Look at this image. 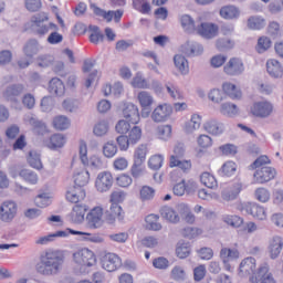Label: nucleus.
Returning a JSON list of instances; mask_svg holds the SVG:
<instances>
[{"mask_svg":"<svg viewBox=\"0 0 283 283\" xmlns=\"http://www.w3.org/2000/svg\"><path fill=\"white\" fill-rule=\"evenodd\" d=\"M65 262V255L59 250H49L41 256L36 271L41 275H56Z\"/></svg>","mask_w":283,"mask_h":283,"instance_id":"1","label":"nucleus"},{"mask_svg":"<svg viewBox=\"0 0 283 283\" xmlns=\"http://www.w3.org/2000/svg\"><path fill=\"white\" fill-rule=\"evenodd\" d=\"M271 164V159L268 156H260L251 165L250 169H256L254 172V182L258 185H264V182H271L275 178V168L264 166Z\"/></svg>","mask_w":283,"mask_h":283,"instance_id":"2","label":"nucleus"},{"mask_svg":"<svg viewBox=\"0 0 283 283\" xmlns=\"http://www.w3.org/2000/svg\"><path fill=\"white\" fill-rule=\"evenodd\" d=\"M50 17L45 12H40L31 17V30L36 36H45L50 30H59V25L53 22H49Z\"/></svg>","mask_w":283,"mask_h":283,"instance_id":"3","label":"nucleus"},{"mask_svg":"<svg viewBox=\"0 0 283 283\" xmlns=\"http://www.w3.org/2000/svg\"><path fill=\"white\" fill-rule=\"evenodd\" d=\"M73 260L78 266H94L96 264V254L87 248H83L73 254Z\"/></svg>","mask_w":283,"mask_h":283,"instance_id":"4","label":"nucleus"},{"mask_svg":"<svg viewBox=\"0 0 283 283\" xmlns=\"http://www.w3.org/2000/svg\"><path fill=\"white\" fill-rule=\"evenodd\" d=\"M239 209L242 213L252 216V218H255L256 220H266V210L258 203L243 202L239 206Z\"/></svg>","mask_w":283,"mask_h":283,"instance_id":"5","label":"nucleus"},{"mask_svg":"<svg viewBox=\"0 0 283 283\" xmlns=\"http://www.w3.org/2000/svg\"><path fill=\"white\" fill-rule=\"evenodd\" d=\"M17 211H19V206L14 201H4L0 206V220L10 224L14 218H17Z\"/></svg>","mask_w":283,"mask_h":283,"instance_id":"6","label":"nucleus"},{"mask_svg":"<svg viewBox=\"0 0 283 283\" xmlns=\"http://www.w3.org/2000/svg\"><path fill=\"white\" fill-rule=\"evenodd\" d=\"M102 269L104 271H107L108 273H114V271H117V269H120L123 266V261L120 260V256L115 253H106L102 258Z\"/></svg>","mask_w":283,"mask_h":283,"instance_id":"7","label":"nucleus"},{"mask_svg":"<svg viewBox=\"0 0 283 283\" xmlns=\"http://www.w3.org/2000/svg\"><path fill=\"white\" fill-rule=\"evenodd\" d=\"M93 12L96 17H102L107 23H112L114 19L115 23H120V19H123V14L125 11L123 9H118L116 11H105V9H101L99 7H94Z\"/></svg>","mask_w":283,"mask_h":283,"instance_id":"8","label":"nucleus"},{"mask_svg":"<svg viewBox=\"0 0 283 283\" xmlns=\"http://www.w3.org/2000/svg\"><path fill=\"white\" fill-rule=\"evenodd\" d=\"M137 101L142 107V117L149 118L151 114V105H154V96L149 92L142 91L137 95Z\"/></svg>","mask_w":283,"mask_h":283,"instance_id":"9","label":"nucleus"},{"mask_svg":"<svg viewBox=\"0 0 283 283\" xmlns=\"http://www.w3.org/2000/svg\"><path fill=\"white\" fill-rule=\"evenodd\" d=\"M273 113V104L269 102H255L251 107V114L256 118H269Z\"/></svg>","mask_w":283,"mask_h":283,"instance_id":"10","label":"nucleus"},{"mask_svg":"<svg viewBox=\"0 0 283 283\" xmlns=\"http://www.w3.org/2000/svg\"><path fill=\"white\" fill-rule=\"evenodd\" d=\"M87 227L90 229H101L103 227V208L95 207L86 216Z\"/></svg>","mask_w":283,"mask_h":283,"instance_id":"11","label":"nucleus"},{"mask_svg":"<svg viewBox=\"0 0 283 283\" xmlns=\"http://www.w3.org/2000/svg\"><path fill=\"white\" fill-rule=\"evenodd\" d=\"M114 185V177H112V172H101L98 174L96 181H95V187L97 191L101 193H105V191H109L112 189V186Z\"/></svg>","mask_w":283,"mask_h":283,"instance_id":"12","label":"nucleus"},{"mask_svg":"<svg viewBox=\"0 0 283 283\" xmlns=\"http://www.w3.org/2000/svg\"><path fill=\"white\" fill-rule=\"evenodd\" d=\"M174 108L169 104L158 105L151 113L154 123H165L171 116Z\"/></svg>","mask_w":283,"mask_h":283,"instance_id":"13","label":"nucleus"},{"mask_svg":"<svg viewBox=\"0 0 283 283\" xmlns=\"http://www.w3.org/2000/svg\"><path fill=\"white\" fill-rule=\"evenodd\" d=\"M123 116L125 120L130 123V125H138V123H140V113L138 112V106L133 103L124 104Z\"/></svg>","mask_w":283,"mask_h":283,"instance_id":"14","label":"nucleus"},{"mask_svg":"<svg viewBox=\"0 0 283 283\" xmlns=\"http://www.w3.org/2000/svg\"><path fill=\"white\" fill-rule=\"evenodd\" d=\"M223 70L229 76H240L244 72V63L238 57H232Z\"/></svg>","mask_w":283,"mask_h":283,"instance_id":"15","label":"nucleus"},{"mask_svg":"<svg viewBox=\"0 0 283 283\" xmlns=\"http://www.w3.org/2000/svg\"><path fill=\"white\" fill-rule=\"evenodd\" d=\"M70 233L76 234L81 232H76V230L66 228L65 230H59L54 233L41 237L35 241V244H41V245L50 244V242H54V238H67Z\"/></svg>","mask_w":283,"mask_h":283,"instance_id":"16","label":"nucleus"},{"mask_svg":"<svg viewBox=\"0 0 283 283\" xmlns=\"http://www.w3.org/2000/svg\"><path fill=\"white\" fill-rule=\"evenodd\" d=\"M197 34L203 39H213L218 34V25L209 22H201L197 25Z\"/></svg>","mask_w":283,"mask_h":283,"instance_id":"17","label":"nucleus"},{"mask_svg":"<svg viewBox=\"0 0 283 283\" xmlns=\"http://www.w3.org/2000/svg\"><path fill=\"white\" fill-rule=\"evenodd\" d=\"M25 86L23 84H11L6 88L3 96L11 103H18L19 96L23 94Z\"/></svg>","mask_w":283,"mask_h":283,"instance_id":"18","label":"nucleus"},{"mask_svg":"<svg viewBox=\"0 0 283 283\" xmlns=\"http://www.w3.org/2000/svg\"><path fill=\"white\" fill-rule=\"evenodd\" d=\"M250 281L252 283H275V279H273V274L269 273V266L262 265L259 268L255 276H251Z\"/></svg>","mask_w":283,"mask_h":283,"instance_id":"19","label":"nucleus"},{"mask_svg":"<svg viewBox=\"0 0 283 283\" xmlns=\"http://www.w3.org/2000/svg\"><path fill=\"white\" fill-rule=\"evenodd\" d=\"M240 275H252L255 277L258 273H255V258L249 256L241 261L239 266Z\"/></svg>","mask_w":283,"mask_h":283,"instance_id":"20","label":"nucleus"},{"mask_svg":"<svg viewBox=\"0 0 283 283\" xmlns=\"http://www.w3.org/2000/svg\"><path fill=\"white\" fill-rule=\"evenodd\" d=\"M118 220H123V208L118 203H111L109 210L105 211V220L108 224H114Z\"/></svg>","mask_w":283,"mask_h":283,"instance_id":"21","label":"nucleus"},{"mask_svg":"<svg viewBox=\"0 0 283 283\" xmlns=\"http://www.w3.org/2000/svg\"><path fill=\"white\" fill-rule=\"evenodd\" d=\"M283 249V239L280 235H275L270 241L269 245V253L271 260H276V258H280V253H282Z\"/></svg>","mask_w":283,"mask_h":283,"instance_id":"22","label":"nucleus"},{"mask_svg":"<svg viewBox=\"0 0 283 283\" xmlns=\"http://www.w3.org/2000/svg\"><path fill=\"white\" fill-rule=\"evenodd\" d=\"M11 176L13 178H17V176H19L20 178H22V180H24V182H28V185H36L39 182V175L30 169H22L18 174L11 170Z\"/></svg>","mask_w":283,"mask_h":283,"instance_id":"23","label":"nucleus"},{"mask_svg":"<svg viewBox=\"0 0 283 283\" xmlns=\"http://www.w3.org/2000/svg\"><path fill=\"white\" fill-rule=\"evenodd\" d=\"M49 94L52 96H63L65 94V84L59 77H53L49 82Z\"/></svg>","mask_w":283,"mask_h":283,"instance_id":"24","label":"nucleus"},{"mask_svg":"<svg viewBox=\"0 0 283 283\" xmlns=\"http://www.w3.org/2000/svg\"><path fill=\"white\" fill-rule=\"evenodd\" d=\"M181 50L186 56H200L205 52L202 44L198 42H187L182 45Z\"/></svg>","mask_w":283,"mask_h":283,"instance_id":"25","label":"nucleus"},{"mask_svg":"<svg viewBox=\"0 0 283 283\" xmlns=\"http://www.w3.org/2000/svg\"><path fill=\"white\" fill-rule=\"evenodd\" d=\"M203 127L212 136H220V134L224 133V124L218 122V119H209L205 123Z\"/></svg>","mask_w":283,"mask_h":283,"instance_id":"26","label":"nucleus"},{"mask_svg":"<svg viewBox=\"0 0 283 283\" xmlns=\"http://www.w3.org/2000/svg\"><path fill=\"white\" fill-rule=\"evenodd\" d=\"M219 14L227 21H233V19H240V9L235 6H224L220 9Z\"/></svg>","mask_w":283,"mask_h":283,"instance_id":"27","label":"nucleus"},{"mask_svg":"<svg viewBox=\"0 0 283 283\" xmlns=\"http://www.w3.org/2000/svg\"><path fill=\"white\" fill-rule=\"evenodd\" d=\"M266 71L272 78H282L283 76V67L277 60H268Z\"/></svg>","mask_w":283,"mask_h":283,"instance_id":"28","label":"nucleus"},{"mask_svg":"<svg viewBox=\"0 0 283 283\" xmlns=\"http://www.w3.org/2000/svg\"><path fill=\"white\" fill-rule=\"evenodd\" d=\"M86 211H87V207H85L83 205H78V203L75 205L70 214L71 222H73V224H81V222H83V220H85Z\"/></svg>","mask_w":283,"mask_h":283,"instance_id":"29","label":"nucleus"},{"mask_svg":"<svg viewBox=\"0 0 283 283\" xmlns=\"http://www.w3.org/2000/svg\"><path fill=\"white\" fill-rule=\"evenodd\" d=\"M180 23L182 30L186 31L187 34H193V32L198 30V22H196L189 14H182L180 17Z\"/></svg>","mask_w":283,"mask_h":283,"instance_id":"30","label":"nucleus"},{"mask_svg":"<svg viewBox=\"0 0 283 283\" xmlns=\"http://www.w3.org/2000/svg\"><path fill=\"white\" fill-rule=\"evenodd\" d=\"M223 94L235 101V98H242V91L235 86V84L223 83L222 85Z\"/></svg>","mask_w":283,"mask_h":283,"instance_id":"31","label":"nucleus"},{"mask_svg":"<svg viewBox=\"0 0 283 283\" xmlns=\"http://www.w3.org/2000/svg\"><path fill=\"white\" fill-rule=\"evenodd\" d=\"M29 124L33 127V132L38 136H45V134H48V126H45V123L42 120H39V118L30 117Z\"/></svg>","mask_w":283,"mask_h":283,"instance_id":"32","label":"nucleus"},{"mask_svg":"<svg viewBox=\"0 0 283 283\" xmlns=\"http://www.w3.org/2000/svg\"><path fill=\"white\" fill-rule=\"evenodd\" d=\"M85 198V190L75 187L73 190H69L66 191V200H69V202H73V203H78L81 202V200H84Z\"/></svg>","mask_w":283,"mask_h":283,"instance_id":"33","label":"nucleus"},{"mask_svg":"<svg viewBox=\"0 0 283 283\" xmlns=\"http://www.w3.org/2000/svg\"><path fill=\"white\" fill-rule=\"evenodd\" d=\"M174 63L177 70L181 72V74L187 75L189 74V61L185 55L177 54L174 56Z\"/></svg>","mask_w":283,"mask_h":283,"instance_id":"34","label":"nucleus"},{"mask_svg":"<svg viewBox=\"0 0 283 283\" xmlns=\"http://www.w3.org/2000/svg\"><path fill=\"white\" fill-rule=\"evenodd\" d=\"M160 213L161 218H165V220H168V222H171L172 224L180 222L178 212H176V210H174L171 207L161 208Z\"/></svg>","mask_w":283,"mask_h":283,"instance_id":"35","label":"nucleus"},{"mask_svg":"<svg viewBox=\"0 0 283 283\" xmlns=\"http://www.w3.org/2000/svg\"><path fill=\"white\" fill-rule=\"evenodd\" d=\"M87 182H90V171L86 169L74 175V184L77 189H83Z\"/></svg>","mask_w":283,"mask_h":283,"instance_id":"36","label":"nucleus"},{"mask_svg":"<svg viewBox=\"0 0 283 283\" xmlns=\"http://www.w3.org/2000/svg\"><path fill=\"white\" fill-rule=\"evenodd\" d=\"M177 258L185 260L191 254V244L189 242L179 241L176 248Z\"/></svg>","mask_w":283,"mask_h":283,"instance_id":"37","label":"nucleus"},{"mask_svg":"<svg viewBox=\"0 0 283 283\" xmlns=\"http://www.w3.org/2000/svg\"><path fill=\"white\" fill-rule=\"evenodd\" d=\"M23 52L29 59H32V56L39 54V41L36 39L29 40L23 48Z\"/></svg>","mask_w":283,"mask_h":283,"instance_id":"38","label":"nucleus"},{"mask_svg":"<svg viewBox=\"0 0 283 283\" xmlns=\"http://www.w3.org/2000/svg\"><path fill=\"white\" fill-rule=\"evenodd\" d=\"M146 229L149 231H160L163 229V224L158 222L160 220V217L158 214H148L146 217Z\"/></svg>","mask_w":283,"mask_h":283,"instance_id":"39","label":"nucleus"},{"mask_svg":"<svg viewBox=\"0 0 283 283\" xmlns=\"http://www.w3.org/2000/svg\"><path fill=\"white\" fill-rule=\"evenodd\" d=\"M133 1V8L137 12H140V14H149L151 12V4L149 3V0H132Z\"/></svg>","mask_w":283,"mask_h":283,"instance_id":"40","label":"nucleus"},{"mask_svg":"<svg viewBox=\"0 0 283 283\" xmlns=\"http://www.w3.org/2000/svg\"><path fill=\"white\" fill-rule=\"evenodd\" d=\"M65 146V136L63 134H54L51 136L50 142L48 144L49 149H61V147Z\"/></svg>","mask_w":283,"mask_h":283,"instance_id":"41","label":"nucleus"},{"mask_svg":"<svg viewBox=\"0 0 283 283\" xmlns=\"http://www.w3.org/2000/svg\"><path fill=\"white\" fill-rule=\"evenodd\" d=\"M240 191H242V184H234L231 190H223L221 196L223 200H227V201L235 200L240 195Z\"/></svg>","mask_w":283,"mask_h":283,"instance_id":"42","label":"nucleus"},{"mask_svg":"<svg viewBox=\"0 0 283 283\" xmlns=\"http://www.w3.org/2000/svg\"><path fill=\"white\" fill-rule=\"evenodd\" d=\"M220 113L223 116L233 118V116H238V105H235L233 103H223V104H221Z\"/></svg>","mask_w":283,"mask_h":283,"instance_id":"43","label":"nucleus"},{"mask_svg":"<svg viewBox=\"0 0 283 283\" xmlns=\"http://www.w3.org/2000/svg\"><path fill=\"white\" fill-rule=\"evenodd\" d=\"M266 27V20L262 17H250L248 19V28L250 30H262Z\"/></svg>","mask_w":283,"mask_h":283,"instance_id":"44","label":"nucleus"},{"mask_svg":"<svg viewBox=\"0 0 283 283\" xmlns=\"http://www.w3.org/2000/svg\"><path fill=\"white\" fill-rule=\"evenodd\" d=\"M201 182L207 187L208 189H217L218 188V180L216 177L209 172H203L200 176Z\"/></svg>","mask_w":283,"mask_h":283,"instance_id":"45","label":"nucleus"},{"mask_svg":"<svg viewBox=\"0 0 283 283\" xmlns=\"http://www.w3.org/2000/svg\"><path fill=\"white\" fill-rule=\"evenodd\" d=\"M166 91L174 98V101H182V93H180V87L175 83L167 82L165 84Z\"/></svg>","mask_w":283,"mask_h":283,"instance_id":"46","label":"nucleus"},{"mask_svg":"<svg viewBox=\"0 0 283 283\" xmlns=\"http://www.w3.org/2000/svg\"><path fill=\"white\" fill-rule=\"evenodd\" d=\"M28 163L33 169H43V164L41 163V155L34 150H31L29 153Z\"/></svg>","mask_w":283,"mask_h":283,"instance_id":"47","label":"nucleus"},{"mask_svg":"<svg viewBox=\"0 0 283 283\" xmlns=\"http://www.w3.org/2000/svg\"><path fill=\"white\" fill-rule=\"evenodd\" d=\"M103 154L105 158H114L118 154V146L113 140L107 142L103 146Z\"/></svg>","mask_w":283,"mask_h":283,"instance_id":"48","label":"nucleus"},{"mask_svg":"<svg viewBox=\"0 0 283 283\" xmlns=\"http://www.w3.org/2000/svg\"><path fill=\"white\" fill-rule=\"evenodd\" d=\"M53 126L59 132H65L70 128V119L66 116L60 115L53 119Z\"/></svg>","mask_w":283,"mask_h":283,"instance_id":"49","label":"nucleus"},{"mask_svg":"<svg viewBox=\"0 0 283 283\" xmlns=\"http://www.w3.org/2000/svg\"><path fill=\"white\" fill-rule=\"evenodd\" d=\"M223 222H226V224H229L230 227H234L235 229H238L239 227H242V224L244 223V219L235 214H226L223 216Z\"/></svg>","mask_w":283,"mask_h":283,"instance_id":"50","label":"nucleus"},{"mask_svg":"<svg viewBox=\"0 0 283 283\" xmlns=\"http://www.w3.org/2000/svg\"><path fill=\"white\" fill-rule=\"evenodd\" d=\"M220 258L221 260H238L240 258V252L238 249H229V248H222L220 251Z\"/></svg>","mask_w":283,"mask_h":283,"instance_id":"51","label":"nucleus"},{"mask_svg":"<svg viewBox=\"0 0 283 283\" xmlns=\"http://www.w3.org/2000/svg\"><path fill=\"white\" fill-rule=\"evenodd\" d=\"M201 124H202V117L198 114H193L191 116L190 122L186 125V132L191 133L196 129H200Z\"/></svg>","mask_w":283,"mask_h":283,"instance_id":"52","label":"nucleus"},{"mask_svg":"<svg viewBox=\"0 0 283 283\" xmlns=\"http://www.w3.org/2000/svg\"><path fill=\"white\" fill-rule=\"evenodd\" d=\"M237 165L233 161H227L222 165L221 169L219 170V174L221 176H227V178H231L233 174H235Z\"/></svg>","mask_w":283,"mask_h":283,"instance_id":"53","label":"nucleus"},{"mask_svg":"<svg viewBox=\"0 0 283 283\" xmlns=\"http://www.w3.org/2000/svg\"><path fill=\"white\" fill-rule=\"evenodd\" d=\"M163 163H165V157H163V155H154L148 160V167H149V169H153L154 171H158V169H160V167H163Z\"/></svg>","mask_w":283,"mask_h":283,"instance_id":"54","label":"nucleus"},{"mask_svg":"<svg viewBox=\"0 0 283 283\" xmlns=\"http://www.w3.org/2000/svg\"><path fill=\"white\" fill-rule=\"evenodd\" d=\"M273 42H271V39L269 36H261L258 40L256 44V51L259 54H263V52H266L271 48Z\"/></svg>","mask_w":283,"mask_h":283,"instance_id":"55","label":"nucleus"},{"mask_svg":"<svg viewBox=\"0 0 283 283\" xmlns=\"http://www.w3.org/2000/svg\"><path fill=\"white\" fill-rule=\"evenodd\" d=\"M170 167H179V169H182V171H189V169H191V161H187V160H180V159H176V157L171 156L170 157Z\"/></svg>","mask_w":283,"mask_h":283,"instance_id":"56","label":"nucleus"},{"mask_svg":"<svg viewBox=\"0 0 283 283\" xmlns=\"http://www.w3.org/2000/svg\"><path fill=\"white\" fill-rule=\"evenodd\" d=\"M147 158V146L140 145L136 148L134 153V163H142L144 164Z\"/></svg>","mask_w":283,"mask_h":283,"instance_id":"57","label":"nucleus"},{"mask_svg":"<svg viewBox=\"0 0 283 283\" xmlns=\"http://www.w3.org/2000/svg\"><path fill=\"white\" fill-rule=\"evenodd\" d=\"M107 132H109V124L105 120L98 122L93 128L95 136H105Z\"/></svg>","mask_w":283,"mask_h":283,"instance_id":"58","label":"nucleus"},{"mask_svg":"<svg viewBox=\"0 0 283 283\" xmlns=\"http://www.w3.org/2000/svg\"><path fill=\"white\" fill-rule=\"evenodd\" d=\"M143 136V130L140 129V127L138 126H134L129 134H128V140L130 142V145H136V143H138V140H140Z\"/></svg>","mask_w":283,"mask_h":283,"instance_id":"59","label":"nucleus"},{"mask_svg":"<svg viewBox=\"0 0 283 283\" xmlns=\"http://www.w3.org/2000/svg\"><path fill=\"white\" fill-rule=\"evenodd\" d=\"M133 87H138L139 90H147L149 88V84L147 80L143 77V74L137 73L136 76L133 78Z\"/></svg>","mask_w":283,"mask_h":283,"instance_id":"60","label":"nucleus"},{"mask_svg":"<svg viewBox=\"0 0 283 283\" xmlns=\"http://www.w3.org/2000/svg\"><path fill=\"white\" fill-rule=\"evenodd\" d=\"M235 43L229 39H219L217 41V49L219 52H227V50H231Z\"/></svg>","mask_w":283,"mask_h":283,"instance_id":"61","label":"nucleus"},{"mask_svg":"<svg viewBox=\"0 0 283 283\" xmlns=\"http://www.w3.org/2000/svg\"><path fill=\"white\" fill-rule=\"evenodd\" d=\"M130 174L133 178H140L143 174H145V166L139 161H134L130 168Z\"/></svg>","mask_w":283,"mask_h":283,"instance_id":"62","label":"nucleus"},{"mask_svg":"<svg viewBox=\"0 0 283 283\" xmlns=\"http://www.w3.org/2000/svg\"><path fill=\"white\" fill-rule=\"evenodd\" d=\"M255 198L259 202H269L271 200V192L266 188H258L255 190Z\"/></svg>","mask_w":283,"mask_h":283,"instance_id":"63","label":"nucleus"},{"mask_svg":"<svg viewBox=\"0 0 283 283\" xmlns=\"http://www.w3.org/2000/svg\"><path fill=\"white\" fill-rule=\"evenodd\" d=\"M139 196L142 200H151L156 196V190L149 186H144L140 189Z\"/></svg>","mask_w":283,"mask_h":283,"instance_id":"64","label":"nucleus"}]
</instances>
